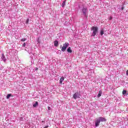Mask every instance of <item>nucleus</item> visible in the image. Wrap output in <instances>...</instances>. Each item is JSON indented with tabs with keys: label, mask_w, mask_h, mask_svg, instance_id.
<instances>
[{
	"label": "nucleus",
	"mask_w": 128,
	"mask_h": 128,
	"mask_svg": "<svg viewBox=\"0 0 128 128\" xmlns=\"http://www.w3.org/2000/svg\"><path fill=\"white\" fill-rule=\"evenodd\" d=\"M28 22H30V19L28 18L26 21V24H28Z\"/></svg>",
	"instance_id": "f3484780"
},
{
	"label": "nucleus",
	"mask_w": 128,
	"mask_h": 128,
	"mask_svg": "<svg viewBox=\"0 0 128 128\" xmlns=\"http://www.w3.org/2000/svg\"><path fill=\"white\" fill-rule=\"evenodd\" d=\"M23 46H26V43H24V44H23Z\"/></svg>",
	"instance_id": "4be33fe9"
},
{
	"label": "nucleus",
	"mask_w": 128,
	"mask_h": 128,
	"mask_svg": "<svg viewBox=\"0 0 128 128\" xmlns=\"http://www.w3.org/2000/svg\"><path fill=\"white\" fill-rule=\"evenodd\" d=\"M35 70H38V68H35Z\"/></svg>",
	"instance_id": "5701e85b"
},
{
	"label": "nucleus",
	"mask_w": 128,
	"mask_h": 128,
	"mask_svg": "<svg viewBox=\"0 0 128 128\" xmlns=\"http://www.w3.org/2000/svg\"><path fill=\"white\" fill-rule=\"evenodd\" d=\"M80 98V94L78 92H76L73 95V98L76 100V98Z\"/></svg>",
	"instance_id": "20e7f679"
},
{
	"label": "nucleus",
	"mask_w": 128,
	"mask_h": 128,
	"mask_svg": "<svg viewBox=\"0 0 128 128\" xmlns=\"http://www.w3.org/2000/svg\"><path fill=\"white\" fill-rule=\"evenodd\" d=\"M48 128V126H46L45 127H44V128Z\"/></svg>",
	"instance_id": "aec40b11"
},
{
	"label": "nucleus",
	"mask_w": 128,
	"mask_h": 128,
	"mask_svg": "<svg viewBox=\"0 0 128 128\" xmlns=\"http://www.w3.org/2000/svg\"><path fill=\"white\" fill-rule=\"evenodd\" d=\"M54 46H58V40H55L54 42Z\"/></svg>",
	"instance_id": "6e6552de"
},
{
	"label": "nucleus",
	"mask_w": 128,
	"mask_h": 128,
	"mask_svg": "<svg viewBox=\"0 0 128 128\" xmlns=\"http://www.w3.org/2000/svg\"><path fill=\"white\" fill-rule=\"evenodd\" d=\"M126 94V90H124L122 92V94Z\"/></svg>",
	"instance_id": "2eb2a0df"
},
{
	"label": "nucleus",
	"mask_w": 128,
	"mask_h": 128,
	"mask_svg": "<svg viewBox=\"0 0 128 128\" xmlns=\"http://www.w3.org/2000/svg\"><path fill=\"white\" fill-rule=\"evenodd\" d=\"M100 122H106V118L102 117H100L98 118H96V120L95 122L96 126H100Z\"/></svg>",
	"instance_id": "f257e3e1"
},
{
	"label": "nucleus",
	"mask_w": 128,
	"mask_h": 128,
	"mask_svg": "<svg viewBox=\"0 0 128 128\" xmlns=\"http://www.w3.org/2000/svg\"><path fill=\"white\" fill-rule=\"evenodd\" d=\"M126 76H128V70H127L126 72Z\"/></svg>",
	"instance_id": "6ab92c4d"
},
{
	"label": "nucleus",
	"mask_w": 128,
	"mask_h": 128,
	"mask_svg": "<svg viewBox=\"0 0 128 128\" xmlns=\"http://www.w3.org/2000/svg\"><path fill=\"white\" fill-rule=\"evenodd\" d=\"M66 6V0H64L62 3V7L64 8Z\"/></svg>",
	"instance_id": "f8f14e48"
},
{
	"label": "nucleus",
	"mask_w": 128,
	"mask_h": 128,
	"mask_svg": "<svg viewBox=\"0 0 128 128\" xmlns=\"http://www.w3.org/2000/svg\"><path fill=\"white\" fill-rule=\"evenodd\" d=\"M26 38H22L21 39V42H25Z\"/></svg>",
	"instance_id": "a211bd4d"
},
{
	"label": "nucleus",
	"mask_w": 128,
	"mask_h": 128,
	"mask_svg": "<svg viewBox=\"0 0 128 128\" xmlns=\"http://www.w3.org/2000/svg\"><path fill=\"white\" fill-rule=\"evenodd\" d=\"M98 98H100V96H102V91L101 90L99 91V93L98 94Z\"/></svg>",
	"instance_id": "9b49d317"
},
{
	"label": "nucleus",
	"mask_w": 128,
	"mask_h": 128,
	"mask_svg": "<svg viewBox=\"0 0 128 128\" xmlns=\"http://www.w3.org/2000/svg\"><path fill=\"white\" fill-rule=\"evenodd\" d=\"M22 120V118H20V120Z\"/></svg>",
	"instance_id": "393cba45"
},
{
	"label": "nucleus",
	"mask_w": 128,
	"mask_h": 128,
	"mask_svg": "<svg viewBox=\"0 0 128 128\" xmlns=\"http://www.w3.org/2000/svg\"><path fill=\"white\" fill-rule=\"evenodd\" d=\"M64 77L62 76L60 80V84H62V82H64Z\"/></svg>",
	"instance_id": "0eeeda50"
},
{
	"label": "nucleus",
	"mask_w": 128,
	"mask_h": 128,
	"mask_svg": "<svg viewBox=\"0 0 128 128\" xmlns=\"http://www.w3.org/2000/svg\"><path fill=\"white\" fill-rule=\"evenodd\" d=\"M68 52H70V54H72V49H70V47H68L67 49Z\"/></svg>",
	"instance_id": "1a4fd4ad"
},
{
	"label": "nucleus",
	"mask_w": 128,
	"mask_h": 128,
	"mask_svg": "<svg viewBox=\"0 0 128 128\" xmlns=\"http://www.w3.org/2000/svg\"><path fill=\"white\" fill-rule=\"evenodd\" d=\"M104 34V29H102V30H100V34H101V36H102V34Z\"/></svg>",
	"instance_id": "4468645a"
},
{
	"label": "nucleus",
	"mask_w": 128,
	"mask_h": 128,
	"mask_svg": "<svg viewBox=\"0 0 128 128\" xmlns=\"http://www.w3.org/2000/svg\"><path fill=\"white\" fill-rule=\"evenodd\" d=\"M82 12L85 16H88V8H84L82 10Z\"/></svg>",
	"instance_id": "39448f33"
},
{
	"label": "nucleus",
	"mask_w": 128,
	"mask_h": 128,
	"mask_svg": "<svg viewBox=\"0 0 128 128\" xmlns=\"http://www.w3.org/2000/svg\"><path fill=\"white\" fill-rule=\"evenodd\" d=\"M38 106V102H36V103L33 104V106L34 108Z\"/></svg>",
	"instance_id": "9d476101"
},
{
	"label": "nucleus",
	"mask_w": 128,
	"mask_h": 128,
	"mask_svg": "<svg viewBox=\"0 0 128 128\" xmlns=\"http://www.w3.org/2000/svg\"><path fill=\"white\" fill-rule=\"evenodd\" d=\"M1 58L4 62H6V56H4V54H2Z\"/></svg>",
	"instance_id": "423d86ee"
},
{
	"label": "nucleus",
	"mask_w": 128,
	"mask_h": 128,
	"mask_svg": "<svg viewBox=\"0 0 128 128\" xmlns=\"http://www.w3.org/2000/svg\"><path fill=\"white\" fill-rule=\"evenodd\" d=\"M122 10H124V7H122Z\"/></svg>",
	"instance_id": "b1692460"
},
{
	"label": "nucleus",
	"mask_w": 128,
	"mask_h": 128,
	"mask_svg": "<svg viewBox=\"0 0 128 128\" xmlns=\"http://www.w3.org/2000/svg\"><path fill=\"white\" fill-rule=\"evenodd\" d=\"M48 110H50V107H48Z\"/></svg>",
	"instance_id": "412c9836"
},
{
	"label": "nucleus",
	"mask_w": 128,
	"mask_h": 128,
	"mask_svg": "<svg viewBox=\"0 0 128 128\" xmlns=\"http://www.w3.org/2000/svg\"><path fill=\"white\" fill-rule=\"evenodd\" d=\"M98 28L96 26H92L91 28V30H92V33L91 36H94L96 34H98Z\"/></svg>",
	"instance_id": "f03ea898"
},
{
	"label": "nucleus",
	"mask_w": 128,
	"mask_h": 128,
	"mask_svg": "<svg viewBox=\"0 0 128 128\" xmlns=\"http://www.w3.org/2000/svg\"><path fill=\"white\" fill-rule=\"evenodd\" d=\"M10 96H12V94H8L6 96V98L8 99L10 98Z\"/></svg>",
	"instance_id": "ddd939ff"
},
{
	"label": "nucleus",
	"mask_w": 128,
	"mask_h": 128,
	"mask_svg": "<svg viewBox=\"0 0 128 128\" xmlns=\"http://www.w3.org/2000/svg\"><path fill=\"white\" fill-rule=\"evenodd\" d=\"M69 44L68 42H65L64 44H63L62 47V45H60V48H62L61 50L62 52H66V50L68 48V46Z\"/></svg>",
	"instance_id": "7ed1b4c3"
},
{
	"label": "nucleus",
	"mask_w": 128,
	"mask_h": 128,
	"mask_svg": "<svg viewBox=\"0 0 128 128\" xmlns=\"http://www.w3.org/2000/svg\"><path fill=\"white\" fill-rule=\"evenodd\" d=\"M108 20H112V16H110L109 18H108Z\"/></svg>",
	"instance_id": "dca6fc26"
}]
</instances>
